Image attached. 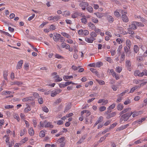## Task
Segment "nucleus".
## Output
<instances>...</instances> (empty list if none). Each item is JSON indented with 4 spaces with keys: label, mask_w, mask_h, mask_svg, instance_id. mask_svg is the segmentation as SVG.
<instances>
[{
    "label": "nucleus",
    "mask_w": 147,
    "mask_h": 147,
    "mask_svg": "<svg viewBox=\"0 0 147 147\" xmlns=\"http://www.w3.org/2000/svg\"><path fill=\"white\" fill-rule=\"evenodd\" d=\"M144 24L140 22H132L131 25H129L130 29L132 30H136L137 28V26H143Z\"/></svg>",
    "instance_id": "nucleus-1"
},
{
    "label": "nucleus",
    "mask_w": 147,
    "mask_h": 147,
    "mask_svg": "<svg viewBox=\"0 0 147 147\" xmlns=\"http://www.w3.org/2000/svg\"><path fill=\"white\" fill-rule=\"evenodd\" d=\"M132 114V112L131 111L129 113H126L122 115L121 117V118L120 119V122L121 123L123 120L124 121H127Z\"/></svg>",
    "instance_id": "nucleus-2"
},
{
    "label": "nucleus",
    "mask_w": 147,
    "mask_h": 147,
    "mask_svg": "<svg viewBox=\"0 0 147 147\" xmlns=\"http://www.w3.org/2000/svg\"><path fill=\"white\" fill-rule=\"evenodd\" d=\"M34 99V98L32 96H29L22 99V101L24 102L32 101V102H31L30 104L32 106H34L35 105V103L33 101Z\"/></svg>",
    "instance_id": "nucleus-3"
},
{
    "label": "nucleus",
    "mask_w": 147,
    "mask_h": 147,
    "mask_svg": "<svg viewBox=\"0 0 147 147\" xmlns=\"http://www.w3.org/2000/svg\"><path fill=\"white\" fill-rule=\"evenodd\" d=\"M62 90L60 89H56L53 90L51 93V96L54 97L56 96L57 94L61 92Z\"/></svg>",
    "instance_id": "nucleus-4"
},
{
    "label": "nucleus",
    "mask_w": 147,
    "mask_h": 147,
    "mask_svg": "<svg viewBox=\"0 0 147 147\" xmlns=\"http://www.w3.org/2000/svg\"><path fill=\"white\" fill-rule=\"evenodd\" d=\"M44 124H45V127L52 128L53 127V126L51 124V123L48 122L46 120L44 121Z\"/></svg>",
    "instance_id": "nucleus-5"
},
{
    "label": "nucleus",
    "mask_w": 147,
    "mask_h": 147,
    "mask_svg": "<svg viewBox=\"0 0 147 147\" xmlns=\"http://www.w3.org/2000/svg\"><path fill=\"white\" fill-rule=\"evenodd\" d=\"M110 71L111 73L112 76L115 77L116 80H118L119 79V76L118 75H117L115 72L113 70V69H111Z\"/></svg>",
    "instance_id": "nucleus-6"
},
{
    "label": "nucleus",
    "mask_w": 147,
    "mask_h": 147,
    "mask_svg": "<svg viewBox=\"0 0 147 147\" xmlns=\"http://www.w3.org/2000/svg\"><path fill=\"white\" fill-rule=\"evenodd\" d=\"M121 18L123 22L127 23L129 21V19L128 17L125 14L122 15Z\"/></svg>",
    "instance_id": "nucleus-7"
},
{
    "label": "nucleus",
    "mask_w": 147,
    "mask_h": 147,
    "mask_svg": "<svg viewBox=\"0 0 147 147\" xmlns=\"http://www.w3.org/2000/svg\"><path fill=\"white\" fill-rule=\"evenodd\" d=\"M116 114V112H112L106 116V117L107 119H109L110 118L115 116Z\"/></svg>",
    "instance_id": "nucleus-8"
},
{
    "label": "nucleus",
    "mask_w": 147,
    "mask_h": 147,
    "mask_svg": "<svg viewBox=\"0 0 147 147\" xmlns=\"http://www.w3.org/2000/svg\"><path fill=\"white\" fill-rule=\"evenodd\" d=\"M129 125V124H127L125 125H123L120 127H119L116 129V131H120L121 130H123L126 128Z\"/></svg>",
    "instance_id": "nucleus-9"
},
{
    "label": "nucleus",
    "mask_w": 147,
    "mask_h": 147,
    "mask_svg": "<svg viewBox=\"0 0 147 147\" xmlns=\"http://www.w3.org/2000/svg\"><path fill=\"white\" fill-rule=\"evenodd\" d=\"M23 61L21 60L18 62L16 67V69H20L22 67V65L23 63Z\"/></svg>",
    "instance_id": "nucleus-10"
},
{
    "label": "nucleus",
    "mask_w": 147,
    "mask_h": 147,
    "mask_svg": "<svg viewBox=\"0 0 147 147\" xmlns=\"http://www.w3.org/2000/svg\"><path fill=\"white\" fill-rule=\"evenodd\" d=\"M88 5V3L87 2H84V1H83V2L80 3L79 4V6L82 7H86Z\"/></svg>",
    "instance_id": "nucleus-11"
},
{
    "label": "nucleus",
    "mask_w": 147,
    "mask_h": 147,
    "mask_svg": "<svg viewBox=\"0 0 147 147\" xmlns=\"http://www.w3.org/2000/svg\"><path fill=\"white\" fill-rule=\"evenodd\" d=\"M95 40V38H92L91 37L90 38L86 37L85 38V40L88 43H92L93 41Z\"/></svg>",
    "instance_id": "nucleus-12"
},
{
    "label": "nucleus",
    "mask_w": 147,
    "mask_h": 147,
    "mask_svg": "<svg viewBox=\"0 0 147 147\" xmlns=\"http://www.w3.org/2000/svg\"><path fill=\"white\" fill-rule=\"evenodd\" d=\"M61 35L59 34L56 33V35H54L53 37L54 40L55 41H57L59 40V38Z\"/></svg>",
    "instance_id": "nucleus-13"
},
{
    "label": "nucleus",
    "mask_w": 147,
    "mask_h": 147,
    "mask_svg": "<svg viewBox=\"0 0 147 147\" xmlns=\"http://www.w3.org/2000/svg\"><path fill=\"white\" fill-rule=\"evenodd\" d=\"M26 106L27 107L25 108L24 110V112L25 113H27L31 110V108L30 105L28 104H26Z\"/></svg>",
    "instance_id": "nucleus-14"
},
{
    "label": "nucleus",
    "mask_w": 147,
    "mask_h": 147,
    "mask_svg": "<svg viewBox=\"0 0 147 147\" xmlns=\"http://www.w3.org/2000/svg\"><path fill=\"white\" fill-rule=\"evenodd\" d=\"M107 18L108 22L110 23H112L114 21V18L111 16H108Z\"/></svg>",
    "instance_id": "nucleus-15"
},
{
    "label": "nucleus",
    "mask_w": 147,
    "mask_h": 147,
    "mask_svg": "<svg viewBox=\"0 0 147 147\" xmlns=\"http://www.w3.org/2000/svg\"><path fill=\"white\" fill-rule=\"evenodd\" d=\"M88 25L90 28L93 30H94L96 27V26L91 22L88 23Z\"/></svg>",
    "instance_id": "nucleus-16"
},
{
    "label": "nucleus",
    "mask_w": 147,
    "mask_h": 147,
    "mask_svg": "<svg viewBox=\"0 0 147 147\" xmlns=\"http://www.w3.org/2000/svg\"><path fill=\"white\" fill-rule=\"evenodd\" d=\"M126 44L127 47H128L129 49H130L131 44L130 41L129 40H127L126 41Z\"/></svg>",
    "instance_id": "nucleus-17"
},
{
    "label": "nucleus",
    "mask_w": 147,
    "mask_h": 147,
    "mask_svg": "<svg viewBox=\"0 0 147 147\" xmlns=\"http://www.w3.org/2000/svg\"><path fill=\"white\" fill-rule=\"evenodd\" d=\"M54 78H56L55 79V82H58L61 81L62 79L61 78H60L58 75H56L54 77Z\"/></svg>",
    "instance_id": "nucleus-18"
},
{
    "label": "nucleus",
    "mask_w": 147,
    "mask_h": 147,
    "mask_svg": "<svg viewBox=\"0 0 147 147\" xmlns=\"http://www.w3.org/2000/svg\"><path fill=\"white\" fill-rule=\"evenodd\" d=\"M131 110V108H127L125 109L121 112H120L119 114H120V115L123 114L124 113H126L128 111H129Z\"/></svg>",
    "instance_id": "nucleus-19"
},
{
    "label": "nucleus",
    "mask_w": 147,
    "mask_h": 147,
    "mask_svg": "<svg viewBox=\"0 0 147 147\" xmlns=\"http://www.w3.org/2000/svg\"><path fill=\"white\" fill-rule=\"evenodd\" d=\"M90 69L92 72L95 73V75L97 76H99L98 72L96 69L94 68H91Z\"/></svg>",
    "instance_id": "nucleus-20"
},
{
    "label": "nucleus",
    "mask_w": 147,
    "mask_h": 147,
    "mask_svg": "<svg viewBox=\"0 0 147 147\" xmlns=\"http://www.w3.org/2000/svg\"><path fill=\"white\" fill-rule=\"evenodd\" d=\"M144 75H147V71L146 70H144L142 72H140V74L139 75V77H142Z\"/></svg>",
    "instance_id": "nucleus-21"
},
{
    "label": "nucleus",
    "mask_w": 147,
    "mask_h": 147,
    "mask_svg": "<svg viewBox=\"0 0 147 147\" xmlns=\"http://www.w3.org/2000/svg\"><path fill=\"white\" fill-rule=\"evenodd\" d=\"M28 133L30 136H33L34 134V131L32 128H30L28 129Z\"/></svg>",
    "instance_id": "nucleus-22"
},
{
    "label": "nucleus",
    "mask_w": 147,
    "mask_h": 147,
    "mask_svg": "<svg viewBox=\"0 0 147 147\" xmlns=\"http://www.w3.org/2000/svg\"><path fill=\"white\" fill-rule=\"evenodd\" d=\"M94 14L96 15L98 18H102L104 16V14L102 13H94Z\"/></svg>",
    "instance_id": "nucleus-23"
},
{
    "label": "nucleus",
    "mask_w": 147,
    "mask_h": 147,
    "mask_svg": "<svg viewBox=\"0 0 147 147\" xmlns=\"http://www.w3.org/2000/svg\"><path fill=\"white\" fill-rule=\"evenodd\" d=\"M139 49L138 46L136 45H135L134 46V50L135 53H137L138 52Z\"/></svg>",
    "instance_id": "nucleus-24"
},
{
    "label": "nucleus",
    "mask_w": 147,
    "mask_h": 147,
    "mask_svg": "<svg viewBox=\"0 0 147 147\" xmlns=\"http://www.w3.org/2000/svg\"><path fill=\"white\" fill-rule=\"evenodd\" d=\"M11 83V85L16 84L18 86L22 85L23 84L22 82L20 81H15L12 82Z\"/></svg>",
    "instance_id": "nucleus-25"
},
{
    "label": "nucleus",
    "mask_w": 147,
    "mask_h": 147,
    "mask_svg": "<svg viewBox=\"0 0 147 147\" xmlns=\"http://www.w3.org/2000/svg\"><path fill=\"white\" fill-rule=\"evenodd\" d=\"M71 108V105L69 104H68L66 106L65 108L64 112V113L67 112Z\"/></svg>",
    "instance_id": "nucleus-26"
},
{
    "label": "nucleus",
    "mask_w": 147,
    "mask_h": 147,
    "mask_svg": "<svg viewBox=\"0 0 147 147\" xmlns=\"http://www.w3.org/2000/svg\"><path fill=\"white\" fill-rule=\"evenodd\" d=\"M8 72L7 71H3V76L4 79L6 80H7V77L8 75Z\"/></svg>",
    "instance_id": "nucleus-27"
},
{
    "label": "nucleus",
    "mask_w": 147,
    "mask_h": 147,
    "mask_svg": "<svg viewBox=\"0 0 147 147\" xmlns=\"http://www.w3.org/2000/svg\"><path fill=\"white\" fill-rule=\"evenodd\" d=\"M123 107L122 104H119L117 106V109L118 111H121L123 109Z\"/></svg>",
    "instance_id": "nucleus-28"
},
{
    "label": "nucleus",
    "mask_w": 147,
    "mask_h": 147,
    "mask_svg": "<svg viewBox=\"0 0 147 147\" xmlns=\"http://www.w3.org/2000/svg\"><path fill=\"white\" fill-rule=\"evenodd\" d=\"M90 35H91V37L93 38H95L94 37H96L97 36L96 33L94 32H91L90 33Z\"/></svg>",
    "instance_id": "nucleus-29"
},
{
    "label": "nucleus",
    "mask_w": 147,
    "mask_h": 147,
    "mask_svg": "<svg viewBox=\"0 0 147 147\" xmlns=\"http://www.w3.org/2000/svg\"><path fill=\"white\" fill-rule=\"evenodd\" d=\"M103 117L102 116H100L98 119V120L96 121V122L98 124V123L103 121Z\"/></svg>",
    "instance_id": "nucleus-30"
},
{
    "label": "nucleus",
    "mask_w": 147,
    "mask_h": 147,
    "mask_svg": "<svg viewBox=\"0 0 147 147\" xmlns=\"http://www.w3.org/2000/svg\"><path fill=\"white\" fill-rule=\"evenodd\" d=\"M83 17H84V18H83L81 19V22L83 23L86 24L87 22V20L85 16H84Z\"/></svg>",
    "instance_id": "nucleus-31"
},
{
    "label": "nucleus",
    "mask_w": 147,
    "mask_h": 147,
    "mask_svg": "<svg viewBox=\"0 0 147 147\" xmlns=\"http://www.w3.org/2000/svg\"><path fill=\"white\" fill-rule=\"evenodd\" d=\"M140 111H134L132 112V117H134L139 115Z\"/></svg>",
    "instance_id": "nucleus-32"
},
{
    "label": "nucleus",
    "mask_w": 147,
    "mask_h": 147,
    "mask_svg": "<svg viewBox=\"0 0 147 147\" xmlns=\"http://www.w3.org/2000/svg\"><path fill=\"white\" fill-rule=\"evenodd\" d=\"M73 77L72 76H65L63 77V78L65 81H67V80L69 79H71L73 78Z\"/></svg>",
    "instance_id": "nucleus-33"
},
{
    "label": "nucleus",
    "mask_w": 147,
    "mask_h": 147,
    "mask_svg": "<svg viewBox=\"0 0 147 147\" xmlns=\"http://www.w3.org/2000/svg\"><path fill=\"white\" fill-rule=\"evenodd\" d=\"M103 64L102 62H98L96 63V67H99L103 65Z\"/></svg>",
    "instance_id": "nucleus-34"
},
{
    "label": "nucleus",
    "mask_w": 147,
    "mask_h": 147,
    "mask_svg": "<svg viewBox=\"0 0 147 147\" xmlns=\"http://www.w3.org/2000/svg\"><path fill=\"white\" fill-rule=\"evenodd\" d=\"M26 131V129L24 128L23 129H22L20 132V136H23L25 133V131Z\"/></svg>",
    "instance_id": "nucleus-35"
},
{
    "label": "nucleus",
    "mask_w": 147,
    "mask_h": 147,
    "mask_svg": "<svg viewBox=\"0 0 147 147\" xmlns=\"http://www.w3.org/2000/svg\"><path fill=\"white\" fill-rule=\"evenodd\" d=\"M87 10L90 13H92L93 11V8L90 6H89L86 8Z\"/></svg>",
    "instance_id": "nucleus-36"
},
{
    "label": "nucleus",
    "mask_w": 147,
    "mask_h": 147,
    "mask_svg": "<svg viewBox=\"0 0 147 147\" xmlns=\"http://www.w3.org/2000/svg\"><path fill=\"white\" fill-rule=\"evenodd\" d=\"M96 81L100 84L101 85L105 84V82L103 80H96Z\"/></svg>",
    "instance_id": "nucleus-37"
},
{
    "label": "nucleus",
    "mask_w": 147,
    "mask_h": 147,
    "mask_svg": "<svg viewBox=\"0 0 147 147\" xmlns=\"http://www.w3.org/2000/svg\"><path fill=\"white\" fill-rule=\"evenodd\" d=\"M122 70L121 67H119L118 66L115 69L116 71L118 73H120Z\"/></svg>",
    "instance_id": "nucleus-38"
},
{
    "label": "nucleus",
    "mask_w": 147,
    "mask_h": 147,
    "mask_svg": "<svg viewBox=\"0 0 147 147\" xmlns=\"http://www.w3.org/2000/svg\"><path fill=\"white\" fill-rule=\"evenodd\" d=\"M115 106V104L114 103H113L107 109L108 110H111L113 109Z\"/></svg>",
    "instance_id": "nucleus-39"
},
{
    "label": "nucleus",
    "mask_w": 147,
    "mask_h": 147,
    "mask_svg": "<svg viewBox=\"0 0 147 147\" xmlns=\"http://www.w3.org/2000/svg\"><path fill=\"white\" fill-rule=\"evenodd\" d=\"M138 86H135L133 87L131 89V90H130V92L132 93V92H134V91L137 88H138Z\"/></svg>",
    "instance_id": "nucleus-40"
},
{
    "label": "nucleus",
    "mask_w": 147,
    "mask_h": 147,
    "mask_svg": "<svg viewBox=\"0 0 147 147\" xmlns=\"http://www.w3.org/2000/svg\"><path fill=\"white\" fill-rule=\"evenodd\" d=\"M124 49L125 52H126V53H128L129 54H130V51H129V50H130V49H129L128 48H127V46L125 47Z\"/></svg>",
    "instance_id": "nucleus-41"
},
{
    "label": "nucleus",
    "mask_w": 147,
    "mask_h": 147,
    "mask_svg": "<svg viewBox=\"0 0 147 147\" xmlns=\"http://www.w3.org/2000/svg\"><path fill=\"white\" fill-rule=\"evenodd\" d=\"M0 31L2 33L4 34H5V35L11 37H12V36L9 34L8 32H6L5 31L0 30Z\"/></svg>",
    "instance_id": "nucleus-42"
},
{
    "label": "nucleus",
    "mask_w": 147,
    "mask_h": 147,
    "mask_svg": "<svg viewBox=\"0 0 147 147\" xmlns=\"http://www.w3.org/2000/svg\"><path fill=\"white\" fill-rule=\"evenodd\" d=\"M140 74V71L139 70H136L134 72V75L135 76H139V75Z\"/></svg>",
    "instance_id": "nucleus-43"
},
{
    "label": "nucleus",
    "mask_w": 147,
    "mask_h": 147,
    "mask_svg": "<svg viewBox=\"0 0 147 147\" xmlns=\"http://www.w3.org/2000/svg\"><path fill=\"white\" fill-rule=\"evenodd\" d=\"M39 135L41 137H43L45 136V132L43 131H41L40 132Z\"/></svg>",
    "instance_id": "nucleus-44"
},
{
    "label": "nucleus",
    "mask_w": 147,
    "mask_h": 147,
    "mask_svg": "<svg viewBox=\"0 0 147 147\" xmlns=\"http://www.w3.org/2000/svg\"><path fill=\"white\" fill-rule=\"evenodd\" d=\"M126 66L127 67H130L131 62L130 61L127 60L126 62Z\"/></svg>",
    "instance_id": "nucleus-45"
},
{
    "label": "nucleus",
    "mask_w": 147,
    "mask_h": 147,
    "mask_svg": "<svg viewBox=\"0 0 147 147\" xmlns=\"http://www.w3.org/2000/svg\"><path fill=\"white\" fill-rule=\"evenodd\" d=\"M65 140V138L64 137H61L60 138L58 139L57 141L60 143L64 142H63Z\"/></svg>",
    "instance_id": "nucleus-46"
},
{
    "label": "nucleus",
    "mask_w": 147,
    "mask_h": 147,
    "mask_svg": "<svg viewBox=\"0 0 147 147\" xmlns=\"http://www.w3.org/2000/svg\"><path fill=\"white\" fill-rule=\"evenodd\" d=\"M43 111L47 113L49 112V109L46 107H43L42 108Z\"/></svg>",
    "instance_id": "nucleus-47"
},
{
    "label": "nucleus",
    "mask_w": 147,
    "mask_h": 147,
    "mask_svg": "<svg viewBox=\"0 0 147 147\" xmlns=\"http://www.w3.org/2000/svg\"><path fill=\"white\" fill-rule=\"evenodd\" d=\"M75 84L74 83H73L72 82L70 81V82H65V86H67L68 85L71 84Z\"/></svg>",
    "instance_id": "nucleus-48"
},
{
    "label": "nucleus",
    "mask_w": 147,
    "mask_h": 147,
    "mask_svg": "<svg viewBox=\"0 0 147 147\" xmlns=\"http://www.w3.org/2000/svg\"><path fill=\"white\" fill-rule=\"evenodd\" d=\"M117 124V123H113L111 125L109 129H111L112 128H114L115 126Z\"/></svg>",
    "instance_id": "nucleus-49"
},
{
    "label": "nucleus",
    "mask_w": 147,
    "mask_h": 147,
    "mask_svg": "<svg viewBox=\"0 0 147 147\" xmlns=\"http://www.w3.org/2000/svg\"><path fill=\"white\" fill-rule=\"evenodd\" d=\"M106 109V107L105 106H102L99 108V110L102 112L104 111Z\"/></svg>",
    "instance_id": "nucleus-50"
},
{
    "label": "nucleus",
    "mask_w": 147,
    "mask_h": 147,
    "mask_svg": "<svg viewBox=\"0 0 147 147\" xmlns=\"http://www.w3.org/2000/svg\"><path fill=\"white\" fill-rule=\"evenodd\" d=\"M62 101V99L60 98H59L57 99L55 102L54 103L56 104H58L60 103Z\"/></svg>",
    "instance_id": "nucleus-51"
},
{
    "label": "nucleus",
    "mask_w": 147,
    "mask_h": 147,
    "mask_svg": "<svg viewBox=\"0 0 147 147\" xmlns=\"http://www.w3.org/2000/svg\"><path fill=\"white\" fill-rule=\"evenodd\" d=\"M83 34H84V35H88L89 34V31L86 30H83Z\"/></svg>",
    "instance_id": "nucleus-52"
},
{
    "label": "nucleus",
    "mask_w": 147,
    "mask_h": 147,
    "mask_svg": "<svg viewBox=\"0 0 147 147\" xmlns=\"http://www.w3.org/2000/svg\"><path fill=\"white\" fill-rule=\"evenodd\" d=\"M131 102L130 100L129 99H127L124 102V104L125 105H127L128 104L130 103Z\"/></svg>",
    "instance_id": "nucleus-53"
},
{
    "label": "nucleus",
    "mask_w": 147,
    "mask_h": 147,
    "mask_svg": "<svg viewBox=\"0 0 147 147\" xmlns=\"http://www.w3.org/2000/svg\"><path fill=\"white\" fill-rule=\"evenodd\" d=\"M13 107V105H7L5 107V108L7 109H12Z\"/></svg>",
    "instance_id": "nucleus-54"
},
{
    "label": "nucleus",
    "mask_w": 147,
    "mask_h": 147,
    "mask_svg": "<svg viewBox=\"0 0 147 147\" xmlns=\"http://www.w3.org/2000/svg\"><path fill=\"white\" fill-rule=\"evenodd\" d=\"M56 58L57 59H63V57L59 54H56L55 55Z\"/></svg>",
    "instance_id": "nucleus-55"
},
{
    "label": "nucleus",
    "mask_w": 147,
    "mask_h": 147,
    "mask_svg": "<svg viewBox=\"0 0 147 147\" xmlns=\"http://www.w3.org/2000/svg\"><path fill=\"white\" fill-rule=\"evenodd\" d=\"M131 29H130V28L127 29L128 30V33L130 34H134V32L133 31L130 30Z\"/></svg>",
    "instance_id": "nucleus-56"
},
{
    "label": "nucleus",
    "mask_w": 147,
    "mask_h": 147,
    "mask_svg": "<svg viewBox=\"0 0 147 147\" xmlns=\"http://www.w3.org/2000/svg\"><path fill=\"white\" fill-rule=\"evenodd\" d=\"M70 13L69 11H65L64 12V15L65 16H69Z\"/></svg>",
    "instance_id": "nucleus-57"
},
{
    "label": "nucleus",
    "mask_w": 147,
    "mask_h": 147,
    "mask_svg": "<svg viewBox=\"0 0 147 147\" xmlns=\"http://www.w3.org/2000/svg\"><path fill=\"white\" fill-rule=\"evenodd\" d=\"M105 59L110 63H111L112 61V60L111 59V58L110 57H106L105 58Z\"/></svg>",
    "instance_id": "nucleus-58"
},
{
    "label": "nucleus",
    "mask_w": 147,
    "mask_h": 147,
    "mask_svg": "<svg viewBox=\"0 0 147 147\" xmlns=\"http://www.w3.org/2000/svg\"><path fill=\"white\" fill-rule=\"evenodd\" d=\"M59 40H60V42H63L65 41V39L63 37L61 36H60L59 38Z\"/></svg>",
    "instance_id": "nucleus-59"
},
{
    "label": "nucleus",
    "mask_w": 147,
    "mask_h": 147,
    "mask_svg": "<svg viewBox=\"0 0 147 147\" xmlns=\"http://www.w3.org/2000/svg\"><path fill=\"white\" fill-rule=\"evenodd\" d=\"M49 29L51 30H54L56 29L55 26L53 25H51L50 26Z\"/></svg>",
    "instance_id": "nucleus-60"
},
{
    "label": "nucleus",
    "mask_w": 147,
    "mask_h": 147,
    "mask_svg": "<svg viewBox=\"0 0 147 147\" xmlns=\"http://www.w3.org/2000/svg\"><path fill=\"white\" fill-rule=\"evenodd\" d=\"M53 20L54 21H56L59 19V17L57 16H55L54 17H53Z\"/></svg>",
    "instance_id": "nucleus-61"
},
{
    "label": "nucleus",
    "mask_w": 147,
    "mask_h": 147,
    "mask_svg": "<svg viewBox=\"0 0 147 147\" xmlns=\"http://www.w3.org/2000/svg\"><path fill=\"white\" fill-rule=\"evenodd\" d=\"M80 67L79 66L78 67H77L75 65H73L72 66V69L74 70L75 71L76 70H77Z\"/></svg>",
    "instance_id": "nucleus-62"
},
{
    "label": "nucleus",
    "mask_w": 147,
    "mask_h": 147,
    "mask_svg": "<svg viewBox=\"0 0 147 147\" xmlns=\"http://www.w3.org/2000/svg\"><path fill=\"white\" fill-rule=\"evenodd\" d=\"M108 102V100H105L104 99V101L103 102H102V105H106Z\"/></svg>",
    "instance_id": "nucleus-63"
},
{
    "label": "nucleus",
    "mask_w": 147,
    "mask_h": 147,
    "mask_svg": "<svg viewBox=\"0 0 147 147\" xmlns=\"http://www.w3.org/2000/svg\"><path fill=\"white\" fill-rule=\"evenodd\" d=\"M114 14L117 17H119L120 16V14L118 11H115L114 13Z\"/></svg>",
    "instance_id": "nucleus-64"
}]
</instances>
